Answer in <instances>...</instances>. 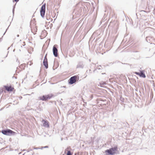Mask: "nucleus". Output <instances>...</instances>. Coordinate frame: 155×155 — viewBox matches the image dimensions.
I'll return each instance as SVG.
<instances>
[{
  "label": "nucleus",
  "mask_w": 155,
  "mask_h": 155,
  "mask_svg": "<svg viewBox=\"0 0 155 155\" xmlns=\"http://www.w3.org/2000/svg\"><path fill=\"white\" fill-rule=\"evenodd\" d=\"M27 150V152H29L30 151L29 149L28 150Z\"/></svg>",
  "instance_id": "obj_25"
},
{
  "label": "nucleus",
  "mask_w": 155,
  "mask_h": 155,
  "mask_svg": "<svg viewBox=\"0 0 155 155\" xmlns=\"http://www.w3.org/2000/svg\"><path fill=\"white\" fill-rule=\"evenodd\" d=\"M84 66V63L83 61H80L78 62L77 66V68H83Z\"/></svg>",
  "instance_id": "obj_8"
},
{
  "label": "nucleus",
  "mask_w": 155,
  "mask_h": 155,
  "mask_svg": "<svg viewBox=\"0 0 155 155\" xmlns=\"http://www.w3.org/2000/svg\"><path fill=\"white\" fill-rule=\"evenodd\" d=\"M101 101H102V99H101Z\"/></svg>",
  "instance_id": "obj_30"
},
{
  "label": "nucleus",
  "mask_w": 155,
  "mask_h": 155,
  "mask_svg": "<svg viewBox=\"0 0 155 155\" xmlns=\"http://www.w3.org/2000/svg\"><path fill=\"white\" fill-rule=\"evenodd\" d=\"M136 91H137V89H136Z\"/></svg>",
  "instance_id": "obj_31"
},
{
  "label": "nucleus",
  "mask_w": 155,
  "mask_h": 155,
  "mask_svg": "<svg viewBox=\"0 0 155 155\" xmlns=\"http://www.w3.org/2000/svg\"><path fill=\"white\" fill-rule=\"evenodd\" d=\"M22 98V97H20V98Z\"/></svg>",
  "instance_id": "obj_34"
},
{
  "label": "nucleus",
  "mask_w": 155,
  "mask_h": 155,
  "mask_svg": "<svg viewBox=\"0 0 155 155\" xmlns=\"http://www.w3.org/2000/svg\"><path fill=\"white\" fill-rule=\"evenodd\" d=\"M125 64L127 65H129L130 66V68H134L135 67V64H127V63Z\"/></svg>",
  "instance_id": "obj_13"
},
{
  "label": "nucleus",
  "mask_w": 155,
  "mask_h": 155,
  "mask_svg": "<svg viewBox=\"0 0 155 155\" xmlns=\"http://www.w3.org/2000/svg\"><path fill=\"white\" fill-rule=\"evenodd\" d=\"M25 150H23V151H25Z\"/></svg>",
  "instance_id": "obj_32"
},
{
  "label": "nucleus",
  "mask_w": 155,
  "mask_h": 155,
  "mask_svg": "<svg viewBox=\"0 0 155 155\" xmlns=\"http://www.w3.org/2000/svg\"><path fill=\"white\" fill-rule=\"evenodd\" d=\"M105 74V73H102V74Z\"/></svg>",
  "instance_id": "obj_28"
},
{
  "label": "nucleus",
  "mask_w": 155,
  "mask_h": 155,
  "mask_svg": "<svg viewBox=\"0 0 155 155\" xmlns=\"http://www.w3.org/2000/svg\"><path fill=\"white\" fill-rule=\"evenodd\" d=\"M53 95L52 94H49L46 95H43L42 96L40 97L39 99L43 101H46L48 99H51Z\"/></svg>",
  "instance_id": "obj_4"
},
{
  "label": "nucleus",
  "mask_w": 155,
  "mask_h": 155,
  "mask_svg": "<svg viewBox=\"0 0 155 155\" xmlns=\"http://www.w3.org/2000/svg\"><path fill=\"white\" fill-rule=\"evenodd\" d=\"M42 122H44L43 123V126L46 127H49L48 123L46 120H45L44 119L42 120Z\"/></svg>",
  "instance_id": "obj_9"
},
{
  "label": "nucleus",
  "mask_w": 155,
  "mask_h": 155,
  "mask_svg": "<svg viewBox=\"0 0 155 155\" xmlns=\"http://www.w3.org/2000/svg\"><path fill=\"white\" fill-rule=\"evenodd\" d=\"M15 8V5H14L13 6V9H12V13H13V15H14V13Z\"/></svg>",
  "instance_id": "obj_18"
},
{
  "label": "nucleus",
  "mask_w": 155,
  "mask_h": 155,
  "mask_svg": "<svg viewBox=\"0 0 155 155\" xmlns=\"http://www.w3.org/2000/svg\"><path fill=\"white\" fill-rule=\"evenodd\" d=\"M29 149V150L30 151H31L33 150V149H32V148H30V149Z\"/></svg>",
  "instance_id": "obj_24"
},
{
  "label": "nucleus",
  "mask_w": 155,
  "mask_h": 155,
  "mask_svg": "<svg viewBox=\"0 0 155 155\" xmlns=\"http://www.w3.org/2000/svg\"><path fill=\"white\" fill-rule=\"evenodd\" d=\"M4 87L5 88V89L8 91H12L13 89V88L11 86H4Z\"/></svg>",
  "instance_id": "obj_10"
},
{
  "label": "nucleus",
  "mask_w": 155,
  "mask_h": 155,
  "mask_svg": "<svg viewBox=\"0 0 155 155\" xmlns=\"http://www.w3.org/2000/svg\"><path fill=\"white\" fill-rule=\"evenodd\" d=\"M140 99H141L138 96V95L136 94V103H137V101L138 102H139L140 101Z\"/></svg>",
  "instance_id": "obj_14"
},
{
  "label": "nucleus",
  "mask_w": 155,
  "mask_h": 155,
  "mask_svg": "<svg viewBox=\"0 0 155 155\" xmlns=\"http://www.w3.org/2000/svg\"><path fill=\"white\" fill-rule=\"evenodd\" d=\"M46 4L44 3L41 7L40 10V13L41 16L44 18L45 12Z\"/></svg>",
  "instance_id": "obj_5"
},
{
  "label": "nucleus",
  "mask_w": 155,
  "mask_h": 155,
  "mask_svg": "<svg viewBox=\"0 0 155 155\" xmlns=\"http://www.w3.org/2000/svg\"><path fill=\"white\" fill-rule=\"evenodd\" d=\"M14 1H15V2H18L19 0H14Z\"/></svg>",
  "instance_id": "obj_23"
},
{
  "label": "nucleus",
  "mask_w": 155,
  "mask_h": 155,
  "mask_svg": "<svg viewBox=\"0 0 155 155\" xmlns=\"http://www.w3.org/2000/svg\"><path fill=\"white\" fill-rule=\"evenodd\" d=\"M135 74H136V72H134Z\"/></svg>",
  "instance_id": "obj_35"
},
{
  "label": "nucleus",
  "mask_w": 155,
  "mask_h": 155,
  "mask_svg": "<svg viewBox=\"0 0 155 155\" xmlns=\"http://www.w3.org/2000/svg\"><path fill=\"white\" fill-rule=\"evenodd\" d=\"M19 35H17V36L18 37H19Z\"/></svg>",
  "instance_id": "obj_29"
},
{
  "label": "nucleus",
  "mask_w": 155,
  "mask_h": 155,
  "mask_svg": "<svg viewBox=\"0 0 155 155\" xmlns=\"http://www.w3.org/2000/svg\"><path fill=\"white\" fill-rule=\"evenodd\" d=\"M100 86L101 87H102V85H104V84H106V83H105V82H101L100 83Z\"/></svg>",
  "instance_id": "obj_16"
},
{
  "label": "nucleus",
  "mask_w": 155,
  "mask_h": 155,
  "mask_svg": "<svg viewBox=\"0 0 155 155\" xmlns=\"http://www.w3.org/2000/svg\"><path fill=\"white\" fill-rule=\"evenodd\" d=\"M44 147V148H47L48 147L47 146H46L44 147Z\"/></svg>",
  "instance_id": "obj_21"
},
{
  "label": "nucleus",
  "mask_w": 155,
  "mask_h": 155,
  "mask_svg": "<svg viewBox=\"0 0 155 155\" xmlns=\"http://www.w3.org/2000/svg\"><path fill=\"white\" fill-rule=\"evenodd\" d=\"M48 60L47 58V54H46V55H45L44 60Z\"/></svg>",
  "instance_id": "obj_19"
},
{
  "label": "nucleus",
  "mask_w": 155,
  "mask_h": 155,
  "mask_svg": "<svg viewBox=\"0 0 155 155\" xmlns=\"http://www.w3.org/2000/svg\"><path fill=\"white\" fill-rule=\"evenodd\" d=\"M101 66H100L99 67H98V68H95L94 71L93 72H95L97 70V69L98 70H101Z\"/></svg>",
  "instance_id": "obj_15"
},
{
  "label": "nucleus",
  "mask_w": 155,
  "mask_h": 155,
  "mask_svg": "<svg viewBox=\"0 0 155 155\" xmlns=\"http://www.w3.org/2000/svg\"><path fill=\"white\" fill-rule=\"evenodd\" d=\"M34 149H36L38 150V149H40V147H34L33 148Z\"/></svg>",
  "instance_id": "obj_20"
},
{
  "label": "nucleus",
  "mask_w": 155,
  "mask_h": 155,
  "mask_svg": "<svg viewBox=\"0 0 155 155\" xmlns=\"http://www.w3.org/2000/svg\"><path fill=\"white\" fill-rule=\"evenodd\" d=\"M79 79V77L77 75L71 77L68 80V82L69 84L71 85L75 83Z\"/></svg>",
  "instance_id": "obj_3"
},
{
  "label": "nucleus",
  "mask_w": 155,
  "mask_h": 155,
  "mask_svg": "<svg viewBox=\"0 0 155 155\" xmlns=\"http://www.w3.org/2000/svg\"><path fill=\"white\" fill-rule=\"evenodd\" d=\"M66 155H71V152L70 150L68 151Z\"/></svg>",
  "instance_id": "obj_17"
},
{
  "label": "nucleus",
  "mask_w": 155,
  "mask_h": 155,
  "mask_svg": "<svg viewBox=\"0 0 155 155\" xmlns=\"http://www.w3.org/2000/svg\"><path fill=\"white\" fill-rule=\"evenodd\" d=\"M40 147V149H43V148H44V147Z\"/></svg>",
  "instance_id": "obj_22"
},
{
  "label": "nucleus",
  "mask_w": 155,
  "mask_h": 155,
  "mask_svg": "<svg viewBox=\"0 0 155 155\" xmlns=\"http://www.w3.org/2000/svg\"><path fill=\"white\" fill-rule=\"evenodd\" d=\"M117 147L111 148L106 150L105 153L106 155H114L115 153V151L117 150Z\"/></svg>",
  "instance_id": "obj_2"
},
{
  "label": "nucleus",
  "mask_w": 155,
  "mask_h": 155,
  "mask_svg": "<svg viewBox=\"0 0 155 155\" xmlns=\"http://www.w3.org/2000/svg\"><path fill=\"white\" fill-rule=\"evenodd\" d=\"M22 98V97H20V98Z\"/></svg>",
  "instance_id": "obj_33"
},
{
  "label": "nucleus",
  "mask_w": 155,
  "mask_h": 155,
  "mask_svg": "<svg viewBox=\"0 0 155 155\" xmlns=\"http://www.w3.org/2000/svg\"><path fill=\"white\" fill-rule=\"evenodd\" d=\"M136 106L139 108H141L142 107L143 104L141 99H140L139 102L137 103V104H136Z\"/></svg>",
  "instance_id": "obj_11"
},
{
  "label": "nucleus",
  "mask_w": 155,
  "mask_h": 155,
  "mask_svg": "<svg viewBox=\"0 0 155 155\" xmlns=\"http://www.w3.org/2000/svg\"><path fill=\"white\" fill-rule=\"evenodd\" d=\"M23 43H24V44H24H24H23V45H23V46H25V42H23Z\"/></svg>",
  "instance_id": "obj_26"
},
{
  "label": "nucleus",
  "mask_w": 155,
  "mask_h": 155,
  "mask_svg": "<svg viewBox=\"0 0 155 155\" xmlns=\"http://www.w3.org/2000/svg\"><path fill=\"white\" fill-rule=\"evenodd\" d=\"M43 64L45 67L46 69H47L48 68V60H44L43 61Z\"/></svg>",
  "instance_id": "obj_12"
},
{
  "label": "nucleus",
  "mask_w": 155,
  "mask_h": 155,
  "mask_svg": "<svg viewBox=\"0 0 155 155\" xmlns=\"http://www.w3.org/2000/svg\"><path fill=\"white\" fill-rule=\"evenodd\" d=\"M140 72H136V75H139L140 77L145 78L146 76L144 73V71L142 70H140Z\"/></svg>",
  "instance_id": "obj_6"
},
{
  "label": "nucleus",
  "mask_w": 155,
  "mask_h": 155,
  "mask_svg": "<svg viewBox=\"0 0 155 155\" xmlns=\"http://www.w3.org/2000/svg\"><path fill=\"white\" fill-rule=\"evenodd\" d=\"M1 132L4 135L9 136L14 135L16 134L15 132L8 129L2 130Z\"/></svg>",
  "instance_id": "obj_1"
},
{
  "label": "nucleus",
  "mask_w": 155,
  "mask_h": 155,
  "mask_svg": "<svg viewBox=\"0 0 155 155\" xmlns=\"http://www.w3.org/2000/svg\"><path fill=\"white\" fill-rule=\"evenodd\" d=\"M80 2L78 3H77V4H76V6H78V5L79 4Z\"/></svg>",
  "instance_id": "obj_27"
},
{
  "label": "nucleus",
  "mask_w": 155,
  "mask_h": 155,
  "mask_svg": "<svg viewBox=\"0 0 155 155\" xmlns=\"http://www.w3.org/2000/svg\"><path fill=\"white\" fill-rule=\"evenodd\" d=\"M53 52L54 55L55 57H57L58 56V49L54 46L53 48Z\"/></svg>",
  "instance_id": "obj_7"
}]
</instances>
